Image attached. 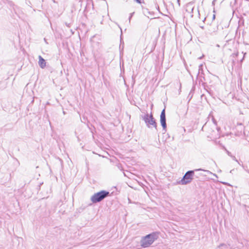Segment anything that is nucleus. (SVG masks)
I'll return each mask as SVG.
<instances>
[{"instance_id": "21", "label": "nucleus", "mask_w": 249, "mask_h": 249, "mask_svg": "<svg viewBox=\"0 0 249 249\" xmlns=\"http://www.w3.org/2000/svg\"><path fill=\"white\" fill-rule=\"evenodd\" d=\"M202 67V64L200 65L199 67Z\"/></svg>"}, {"instance_id": "6", "label": "nucleus", "mask_w": 249, "mask_h": 249, "mask_svg": "<svg viewBox=\"0 0 249 249\" xmlns=\"http://www.w3.org/2000/svg\"><path fill=\"white\" fill-rule=\"evenodd\" d=\"M39 61L38 65L40 68L44 69L46 67V61L40 55L38 57Z\"/></svg>"}, {"instance_id": "17", "label": "nucleus", "mask_w": 249, "mask_h": 249, "mask_svg": "<svg viewBox=\"0 0 249 249\" xmlns=\"http://www.w3.org/2000/svg\"><path fill=\"white\" fill-rule=\"evenodd\" d=\"M131 18H132L131 16H129V21H130Z\"/></svg>"}, {"instance_id": "22", "label": "nucleus", "mask_w": 249, "mask_h": 249, "mask_svg": "<svg viewBox=\"0 0 249 249\" xmlns=\"http://www.w3.org/2000/svg\"><path fill=\"white\" fill-rule=\"evenodd\" d=\"M213 175L217 177V176L216 175V174H214Z\"/></svg>"}, {"instance_id": "16", "label": "nucleus", "mask_w": 249, "mask_h": 249, "mask_svg": "<svg viewBox=\"0 0 249 249\" xmlns=\"http://www.w3.org/2000/svg\"><path fill=\"white\" fill-rule=\"evenodd\" d=\"M133 14H134V13H131V14H130V16H131V17H132V16H133Z\"/></svg>"}, {"instance_id": "8", "label": "nucleus", "mask_w": 249, "mask_h": 249, "mask_svg": "<svg viewBox=\"0 0 249 249\" xmlns=\"http://www.w3.org/2000/svg\"><path fill=\"white\" fill-rule=\"evenodd\" d=\"M217 248L221 249H228V245L227 244L222 243L220 244Z\"/></svg>"}, {"instance_id": "14", "label": "nucleus", "mask_w": 249, "mask_h": 249, "mask_svg": "<svg viewBox=\"0 0 249 249\" xmlns=\"http://www.w3.org/2000/svg\"><path fill=\"white\" fill-rule=\"evenodd\" d=\"M216 0H213V2H212V4H213V5H214V3H215V2L216 1Z\"/></svg>"}, {"instance_id": "18", "label": "nucleus", "mask_w": 249, "mask_h": 249, "mask_svg": "<svg viewBox=\"0 0 249 249\" xmlns=\"http://www.w3.org/2000/svg\"><path fill=\"white\" fill-rule=\"evenodd\" d=\"M203 56H204V55H203L202 56H201V57H199V59H201V58H202V57H203Z\"/></svg>"}, {"instance_id": "1", "label": "nucleus", "mask_w": 249, "mask_h": 249, "mask_svg": "<svg viewBox=\"0 0 249 249\" xmlns=\"http://www.w3.org/2000/svg\"><path fill=\"white\" fill-rule=\"evenodd\" d=\"M204 171L205 172L212 174L211 172L208 170H203L201 168L196 169L194 170H189L185 174L182 178L178 182V183L181 185H186L190 183L193 179V177L195 175V171Z\"/></svg>"}, {"instance_id": "19", "label": "nucleus", "mask_w": 249, "mask_h": 249, "mask_svg": "<svg viewBox=\"0 0 249 249\" xmlns=\"http://www.w3.org/2000/svg\"><path fill=\"white\" fill-rule=\"evenodd\" d=\"M190 17H191V18H193V15L191 14Z\"/></svg>"}, {"instance_id": "15", "label": "nucleus", "mask_w": 249, "mask_h": 249, "mask_svg": "<svg viewBox=\"0 0 249 249\" xmlns=\"http://www.w3.org/2000/svg\"><path fill=\"white\" fill-rule=\"evenodd\" d=\"M228 155L231 157V153L230 152L228 151Z\"/></svg>"}, {"instance_id": "4", "label": "nucleus", "mask_w": 249, "mask_h": 249, "mask_svg": "<svg viewBox=\"0 0 249 249\" xmlns=\"http://www.w3.org/2000/svg\"><path fill=\"white\" fill-rule=\"evenodd\" d=\"M109 195V192L102 190L98 193H95L93 196H92L90 198V200L93 203H96L101 201Z\"/></svg>"}, {"instance_id": "10", "label": "nucleus", "mask_w": 249, "mask_h": 249, "mask_svg": "<svg viewBox=\"0 0 249 249\" xmlns=\"http://www.w3.org/2000/svg\"><path fill=\"white\" fill-rule=\"evenodd\" d=\"M231 157L234 160L236 161V162H238L235 156H231Z\"/></svg>"}, {"instance_id": "2", "label": "nucleus", "mask_w": 249, "mask_h": 249, "mask_svg": "<svg viewBox=\"0 0 249 249\" xmlns=\"http://www.w3.org/2000/svg\"><path fill=\"white\" fill-rule=\"evenodd\" d=\"M158 238V234L156 232H152L142 237L141 240V245L142 248L149 247Z\"/></svg>"}, {"instance_id": "3", "label": "nucleus", "mask_w": 249, "mask_h": 249, "mask_svg": "<svg viewBox=\"0 0 249 249\" xmlns=\"http://www.w3.org/2000/svg\"><path fill=\"white\" fill-rule=\"evenodd\" d=\"M141 118L144 121L148 128H151L153 127L157 129V124L152 113L150 114L146 113L143 115H141Z\"/></svg>"}, {"instance_id": "12", "label": "nucleus", "mask_w": 249, "mask_h": 249, "mask_svg": "<svg viewBox=\"0 0 249 249\" xmlns=\"http://www.w3.org/2000/svg\"><path fill=\"white\" fill-rule=\"evenodd\" d=\"M177 2L178 3V6H180V0H177Z\"/></svg>"}, {"instance_id": "9", "label": "nucleus", "mask_w": 249, "mask_h": 249, "mask_svg": "<svg viewBox=\"0 0 249 249\" xmlns=\"http://www.w3.org/2000/svg\"><path fill=\"white\" fill-rule=\"evenodd\" d=\"M212 120H213V123L215 125H216V124H217V122H216V120H215L213 118V119H212Z\"/></svg>"}, {"instance_id": "7", "label": "nucleus", "mask_w": 249, "mask_h": 249, "mask_svg": "<svg viewBox=\"0 0 249 249\" xmlns=\"http://www.w3.org/2000/svg\"><path fill=\"white\" fill-rule=\"evenodd\" d=\"M194 10V6H193V4L192 3H189L187 4L186 7V11L189 14H191L193 12Z\"/></svg>"}, {"instance_id": "11", "label": "nucleus", "mask_w": 249, "mask_h": 249, "mask_svg": "<svg viewBox=\"0 0 249 249\" xmlns=\"http://www.w3.org/2000/svg\"><path fill=\"white\" fill-rule=\"evenodd\" d=\"M134 0L136 1L138 3H142L141 0Z\"/></svg>"}, {"instance_id": "20", "label": "nucleus", "mask_w": 249, "mask_h": 249, "mask_svg": "<svg viewBox=\"0 0 249 249\" xmlns=\"http://www.w3.org/2000/svg\"><path fill=\"white\" fill-rule=\"evenodd\" d=\"M197 11L199 13V10H198V8H197Z\"/></svg>"}, {"instance_id": "13", "label": "nucleus", "mask_w": 249, "mask_h": 249, "mask_svg": "<svg viewBox=\"0 0 249 249\" xmlns=\"http://www.w3.org/2000/svg\"><path fill=\"white\" fill-rule=\"evenodd\" d=\"M215 18V15H213V20H214Z\"/></svg>"}, {"instance_id": "5", "label": "nucleus", "mask_w": 249, "mask_h": 249, "mask_svg": "<svg viewBox=\"0 0 249 249\" xmlns=\"http://www.w3.org/2000/svg\"><path fill=\"white\" fill-rule=\"evenodd\" d=\"M160 122L163 130H166L167 125L166 123V115L165 108L163 109L160 115Z\"/></svg>"}]
</instances>
